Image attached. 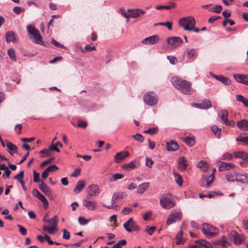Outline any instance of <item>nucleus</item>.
<instances>
[{
    "label": "nucleus",
    "instance_id": "f257e3e1",
    "mask_svg": "<svg viewBox=\"0 0 248 248\" xmlns=\"http://www.w3.org/2000/svg\"><path fill=\"white\" fill-rule=\"evenodd\" d=\"M171 82L173 86L185 94H191L193 90L191 88V83L186 80L182 79L177 77L171 78Z\"/></svg>",
    "mask_w": 248,
    "mask_h": 248
},
{
    "label": "nucleus",
    "instance_id": "f03ea898",
    "mask_svg": "<svg viewBox=\"0 0 248 248\" xmlns=\"http://www.w3.org/2000/svg\"><path fill=\"white\" fill-rule=\"evenodd\" d=\"M43 218V221H45L47 225H45L42 229L43 231L47 232L49 234H52L55 230H57V227L58 222V217L57 216H55L53 217L48 220H46V217Z\"/></svg>",
    "mask_w": 248,
    "mask_h": 248
},
{
    "label": "nucleus",
    "instance_id": "7ed1b4c3",
    "mask_svg": "<svg viewBox=\"0 0 248 248\" xmlns=\"http://www.w3.org/2000/svg\"><path fill=\"white\" fill-rule=\"evenodd\" d=\"M27 30L31 36L30 37L32 39L33 42L37 44L42 45L43 42L42 37L40 34L39 31L35 29V27L32 25H29L27 27Z\"/></svg>",
    "mask_w": 248,
    "mask_h": 248
},
{
    "label": "nucleus",
    "instance_id": "20e7f679",
    "mask_svg": "<svg viewBox=\"0 0 248 248\" xmlns=\"http://www.w3.org/2000/svg\"><path fill=\"white\" fill-rule=\"evenodd\" d=\"M180 26L183 27L185 31H191L190 29L191 26L196 25V21L193 16H189L180 18L178 21Z\"/></svg>",
    "mask_w": 248,
    "mask_h": 248
},
{
    "label": "nucleus",
    "instance_id": "39448f33",
    "mask_svg": "<svg viewBox=\"0 0 248 248\" xmlns=\"http://www.w3.org/2000/svg\"><path fill=\"white\" fill-rule=\"evenodd\" d=\"M160 203L162 208L169 209L175 206V202L169 194L163 195L160 199Z\"/></svg>",
    "mask_w": 248,
    "mask_h": 248
},
{
    "label": "nucleus",
    "instance_id": "423d86ee",
    "mask_svg": "<svg viewBox=\"0 0 248 248\" xmlns=\"http://www.w3.org/2000/svg\"><path fill=\"white\" fill-rule=\"evenodd\" d=\"M202 231L203 234L207 237L215 236L218 232V230L217 228L208 224L203 225Z\"/></svg>",
    "mask_w": 248,
    "mask_h": 248
},
{
    "label": "nucleus",
    "instance_id": "0eeeda50",
    "mask_svg": "<svg viewBox=\"0 0 248 248\" xmlns=\"http://www.w3.org/2000/svg\"><path fill=\"white\" fill-rule=\"evenodd\" d=\"M143 100L146 104L149 106H154L157 104L158 97L155 92H149L144 95Z\"/></svg>",
    "mask_w": 248,
    "mask_h": 248
},
{
    "label": "nucleus",
    "instance_id": "6e6552de",
    "mask_svg": "<svg viewBox=\"0 0 248 248\" xmlns=\"http://www.w3.org/2000/svg\"><path fill=\"white\" fill-rule=\"evenodd\" d=\"M229 241L231 243L232 241L235 244L240 245L242 243L244 240V237L243 235L238 234L237 232L232 230L228 233Z\"/></svg>",
    "mask_w": 248,
    "mask_h": 248
},
{
    "label": "nucleus",
    "instance_id": "1a4fd4ad",
    "mask_svg": "<svg viewBox=\"0 0 248 248\" xmlns=\"http://www.w3.org/2000/svg\"><path fill=\"white\" fill-rule=\"evenodd\" d=\"M181 213L180 211L173 210L169 215L167 220V224L170 225L181 219Z\"/></svg>",
    "mask_w": 248,
    "mask_h": 248
},
{
    "label": "nucleus",
    "instance_id": "9d476101",
    "mask_svg": "<svg viewBox=\"0 0 248 248\" xmlns=\"http://www.w3.org/2000/svg\"><path fill=\"white\" fill-rule=\"evenodd\" d=\"M124 227L128 232L140 230V227L136 224L132 218H129L124 224Z\"/></svg>",
    "mask_w": 248,
    "mask_h": 248
},
{
    "label": "nucleus",
    "instance_id": "9b49d317",
    "mask_svg": "<svg viewBox=\"0 0 248 248\" xmlns=\"http://www.w3.org/2000/svg\"><path fill=\"white\" fill-rule=\"evenodd\" d=\"M182 42V39L179 37H170L167 39L168 46L171 49L177 47Z\"/></svg>",
    "mask_w": 248,
    "mask_h": 248
},
{
    "label": "nucleus",
    "instance_id": "f8f14e48",
    "mask_svg": "<svg viewBox=\"0 0 248 248\" xmlns=\"http://www.w3.org/2000/svg\"><path fill=\"white\" fill-rule=\"evenodd\" d=\"M193 106L200 109H208L212 107V103L210 100L205 99L201 102L194 103Z\"/></svg>",
    "mask_w": 248,
    "mask_h": 248
},
{
    "label": "nucleus",
    "instance_id": "ddd939ff",
    "mask_svg": "<svg viewBox=\"0 0 248 248\" xmlns=\"http://www.w3.org/2000/svg\"><path fill=\"white\" fill-rule=\"evenodd\" d=\"M159 36L154 35L144 39L142 40L141 43L144 45H153L159 42Z\"/></svg>",
    "mask_w": 248,
    "mask_h": 248
},
{
    "label": "nucleus",
    "instance_id": "4468645a",
    "mask_svg": "<svg viewBox=\"0 0 248 248\" xmlns=\"http://www.w3.org/2000/svg\"><path fill=\"white\" fill-rule=\"evenodd\" d=\"M188 165L187 159L185 156H182L179 158L177 162V168L179 170H185Z\"/></svg>",
    "mask_w": 248,
    "mask_h": 248
},
{
    "label": "nucleus",
    "instance_id": "2eb2a0df",
    "mask_svg": "<svg viewBox=\"0 0 248 248\" xmlns=\"http://www.w3.org/2000/svg\"><path fill=\"white\" fill-rule=\"evenodd\" d=\"M83 205L89 210L93 211L96 208L97 202L95 200L84 199L83 201Z\"/></svg>",
    "mask_w": 248,
    "mask_h": 248
},
{
    "label": "nucleus",
    "instance_id": "dca6fc26",
    "mask_svg": "<svg viewBox=\"0 0 248 248\" xmlns=\"http://www.w3.org/2000/svg\"><path fill=\"white\" fill-rule=\"evenodd\" d=\"M140 165L139 161L134 160L129 163L124 164L123 166V168L125 170H130L138 168L140 166Z\"/></svg>",
    "mask_w": 248,
    "mask_h": 248
},
{
    "label": "nucleus",
    "instance_id": "f3484780",
    "mask_svg": "<svg viewBox=\"0 0 248 248\" xmlns=\"http://www.w3.org/2000/svg\"><path fill=\"white\" fill-rule=\"evenodd\" d=\"M235 80L239 83H241L248 86V76L244 74H235L233 75Z\"/></svg>",
    "mask_w": 248,
    "mask_h": 248
},
{
    "label": "nucleus",
    "instance_id": "a211bd4d",
    "mask_svg": "<svg viewBox=\"0 0 248 248\" xmlns=\"http://www.w3.org/2000/svg\"><path fill=\"white\" fill-rule=\"evenodd\" d=\"M210 75L213 78H214L220 81L224 85H228L231 84V80L228 77H224L222 75L217 76V75H215L214 74H213L212 72L210 73Z\"/></svg>",
    "mask_w": 248,
    "mask_h": 248
},
{
    "label": "nucleus",
    "instance_id": "6ab92c4d",
    "mask_svg": "<svg viewBox=\"0 0 248 248\" xmlns=\"http://www.w3.org/2000/svg\"><path fill=\"white\" fill-rule=\"evenodd\" d=\"M129 155L128 151H122L117 153L114 157V161L116 163H120L123 159Z\"/></svg>",
    "mask_w": 248,
    "mask_h": 248
},
{
    "label": "nucleus",
    "instance_id": "aec40b11",
    "mask_svg": "<svg viewBox=\"0 0 248 248\" xmlns=\"http://www.w3.org/2000/svg\"><path fill=\"white\" fill-rule=\"evenodd\" d=\"M88 194L91 197L98 195L100 192V189L98 186L92 185L87 188Z\"/></svg>",
    "mask_w": 248,
    "mask_h": 248
},
{
    "label": "nucleus",
    "instance_id": "412c9836",
    "mask_svg": "<svg viewBox=\"0 0 248 248\" xmlns=\"http://www.w3.org/2000/svg\"><path fill=\"white\" fill-rule=\"evenodd\" d=\"M179 148L178 143L173 140L168 141L166 143V150L168 151H175L178 150Z\"/></svg>",
    "mask_w": 248,
    "mask_h": 248
},
{
    "label": "nucleus",
    "instance_id": "4be33fe9",
    "mask_svg": "<svg viewBox=\"0 0 248 248\" xmlns=\"http://www.w3.org/2000/svg\"><path fill=\"white\" fill-rule=\"evenodd\" d=\"M39 187L46 196H51L52 191L44 181H41V183L39 185Z\"/></svg>",
    "mask_w": 248,
    "mask_h": 248
},
{
    "label": "nucleus",
    "instance_id": "5701e85b",
    "mask_svg": "<svg viewBox=\"0 0 248 248\" xmlns=\"http://www.w3.org/2000/svg\"><path fill=\"white\" fill-rule=\"evenodd\" d=\"M234 167L235 165L234 164L221 162L219 166L218 170L219 171H223L226 170H229L233 168Z\"/></svg>",
    "mask_w": 248,
    "mask_h": 248
},
{
    "label": "nucleus",
    "instance_id": "b1692460",
    "mask_svg": "<svg viewBox=\"0 0 248 248\" xmlns=\"http://www.w3.org/2000/svg\"><path fill=\"white\" fill-rule=\"evenodd\" d=\"M236 125L242 131L248 130V121L246 119H242L238 121Z\"/></svg>",
    "mask_w": 248,
    "mask_h": 248
},
{
    "label": "nucleus",
    "instance_id": "393cba45",
    "mask_svg": "<svg viewBox=\"0 0 248 248\" xmlns=\"http://www.w3.org/2000/svg\"><path fill=\"white\" fill-rule=\"evenodd\" d=\"M150 186L149 182L143 183L139 185L137 187V193L138 194H143Z\"/></svg>",
    "mask_w": 248,
    "mask_h": 248
},
{
    "label": "nucleus",
    "instance_id": "a878e982",
    "mask_svg": "<svg viewBox=\"0 0 248 248\" xmlns=\"http://www.w3.org/2000/svg\"><path fill=\"white\" fill-rule=\"evenodd\" d=\"M6 41L8 42H16L17 41V37L16 33L12 31H8L5 34Z\"/></svg>",
    "mask_w": 248,
    "mask_h": 248
},
{
    "label": "nucleus",
    "instance_id": "bb28decb",
    "mask_svg": "<svg viewBox=\"0 0 248 248\" xmlns=\"http://www.w3.org/2000/svg\"><path fill=\"white\" fill-rule=\"evenodd\" d=\"M236 181L243 184H248V176L246 173H237V180Z\"/></svg>",
    "mask_w": 248,
    "mask_h": 248
},
{
    "label": "nucleus",
    "instance_id": "cd10ccee",
    "mask_svg": "<svg viewBox=\"0 0 248 248\" xmlns=\"http://www.w3.org/2000/svg\"><path fill=\"white\" fill-rule=\"evenodd\" d=\"M85 186V183L84 180L78 181L74 189V192L76 193H79Z\"/></svg>",
    "mask_w": 248,
    "mask_h": 248
},
{
    "label": "nucleus",
    "instance_id": "c85d7f7f",
    "mask_svg": "<svg viewBox=\"0 0 248 248\" xmlns=\"http://www.w3.org/2000/svg\"><path fill=\"white\" fill-rule=\"evenodd\" d=\"M6 147L8 149V152L11 155H13L14 153H16L17 150V146L13 143L7 141H6Z\"/></svg>",
    "mask_w": 248,
    "mask_h": 248
},
{
    "label": "nucleus",
    "instance_id": "c756f323",
    "mask_svg": "<svg viewBox=\"0 0 248 248\" xmlns=\"http://www.w3.org/2000/svg\"><path fill=\"white\" fill-rule=\"evenodd\" d=\"M126 196V194L124 192H119L115 193L112 197L111 202L113 203L115 202V201L118 200L122 199Z\"/></svg>",
    "mask_w": 248,
    "mask_h": 248
},
{
    "label": "nucleus",
    "instance_id": "7c9ffc66",
    "mask_svg": "<svg viewBox=\"0 0 248 248\" xmlns=\"http://www.w3.org/2000/svg\"><path fill=\"white\" fill-rule=\"evenodd\" d=\"M213 244L222 246H226L227 245H230L231 242L229 241V238H226L223 236L219 240L214 241Z\"/></svg>",
    "mask_w": 248,
    "mask_h": 248
},
{
    "label": "nucleus",
    "instance_id": "2f4dec72",
    "mask_svg": "<svg viewBox=\"0 0 248 248\" xmlns=\"http://www.w3.org/2000/svg\"><path fill=\"white\" fill-rule=\"evenodd\" d=\"M128 12H131V14H130V17H132L133 18H136L138 16H140L141 15L144 14L145 12L140 9H136V10H128Z\"/></svg>",
    "mask_w": 248,
    "mask_h": 248
},
{
    "label": "nucleus",
    "instance_id": "473e14b6",
    "mask_svg": "<svg viewBox=\"0 0 248 248\" xmlns=\"http://www.w3.org/2000/svg\"><path fill=\"white\" fill-rule=\"evenodd\" d=\"M233 155L235 158H241L244 160H247L248 157V154L243 151H238L234 152Z\"/></svg>",
    "mask_w": 248,
    "mask_h": 248
},
{
    "label": "nucleus",
    "instance_id": "72a5a7b5",
    "mask_svg": "<svg viewBox=\"0 0 248 248\" xmlns=\"http://www.w3.org/2000/svg\"><path fill=\"white\" fill-rule=\"evenodd\" d=\"M211 130L212 132L217 137L218 139H220L222 134V129L218 128L217 125H214L211 126Z\"/></svg>",
    "mask_w": 248,
    "mask_h": 248
},
{
    "label": "nucleus",
    "instance_id": "f704fd0d",
    "mask_svg": "<svg viewBox=\"0 0 248 248\" xmlns=\"http://www.w3.org/2000/svg\"><path fill=\"white\" fill-rule=\"evenodd\" d=\"M227 180L230 182H234L237 180V173L232 172H229L226 175Z\"/></svg>",
    "mask_w": 248,
    "mask_h": 248
},
{
    "label": "nucleus",
    "instance_id": "c9c22d12",
    "mask_svg": "<svg viewBox=\"0 0 248 248\" xmlns=\"http://www.w3.org/2000/svg\"><path fill=\"white\" fill-rule=\"evenodd\" d=\"M197 167L198 168H201L204 171H206L208 170L209 168V165L206 162L202 160L199 162L198 164L197 165Z\"/></svg>",
    "mask_w": 248,
    "mask_h": 248
},
{
    "label": "nucleus",
    "instance_id": "e433bc0d",
    "mask_svg": "<svg viewBox=\"0 0 248 248\" xmlns=\"http://www.w3.org/2000/svg\"><path fill=\"white\" fill-rule=\"evenodd\" d=\"M235 98L237 101L242 103L245 107H248V99L247 98L239 94L236 95Z\"/></svg>",
    "mask_w": 248,
    "mask_h": 248
},
{
    "label": "nucleus",
    "instance_id": "4c0bfd02",
    "mask_svg": "<svg viewBox=\"0 0 248 248\" xmlns=\"http://www.w3.org/2000/svg\"><path fill=\"white\" fill-rule=\"evenodd\" d=\"M175 181L177 184V185L181 186L183 185V178L182 176L178 173L176 172H173V173Z\"/></svg>",
    "mask_w": 248,
    "mask_h": 248
},
{
    "label": "nucleus",
    "instance_id": "58836bf2",
    "mask_svg": "<svg viewBox=\"0 0 248 248\" xmlns=\"http://www.w3.org/2000/svg\"><path fill=\"white\" fill-rule=\"evenodd\" d=\"M183 231L182 230L180 231L177 234L176 238L177 240L176 244L180 245L184 243L185 241V239L183 238Z\"/></svg>",
    "mask_w": 248,
    "mask_h": 248
},
{
    "label": "nucleus",
    "instance_id": "ea45409f",
    "mask_svg": "<svg viewBox=\"0 0 248 248\" xmlns=\"http://www.w3.org/2000/svg\"><path fill=\"white\" fill-rule=\"evenodd\" d=\"M176 7V3L172 2L170 5H161V6H156L155 7V9L157 10H161L162 9H166L167 10H169L170 9L174 8Z\"/></svg>",
    "mask_w": 248,
    "mask_h": 248
},
{
    "label": "nucleus",
    "instance_id": "a19ab883",
    "mask_svg": "<svg viewBox=\"0 0 248 248\" xmlns=\"http://www.w3.org/2000/svg\"><path fill=\"white\" fill-rule=\"evenodd\" d=\"M124 177V175L121 173H115L109 178V181L111 182H115L119 179H121Z\"/></svg>",
    "mask_w": 248,
    "mask_h": 248
},
{
    "label": "nucleus",
    "instance_id": "79ce46f5",
    "mask_svg": "<svg viewBox=\"0 0 248 248\" xmlns=\"http://www.w3.org/2000/svg\"><path fill=\"white\" fill-rule=\"evenodd\" d=\"M8 55L10 57L11 60L13 62L16 61V56L15 51L13 48H10L8 50Z\"/></svg>",
    "mask_w": 248,
    "mask_h": 248
},
{
    "label": "nucleus",
    "instance_id": "37998d69",
    "mask_svg": "<svg viewBox=\"0 0 248 248\" xmlns=\"http://www.w3.org/2000/svg\"><path fill=\"white\" fill-rule=\"evenodd\" d=\"M236 140L248 145V136H244L242 135H240L237 138H236Z\"/></svg>",
    "mask_w": 248,
    "mask_h": 248
},
{
    "label": "nucleus",
    "instance_id": "c03bdc74",
    "mask_svg": "<svg viewBox=\"0 0 248 248\" xmlns=\"http://www.w3.org/2000/svg\"><path fill=\"white\" fill-rule=\"evenodd\" d=\"M184 141L186 143V144L189 146H192L195 143L194 137H187L185 139Z\"/></svg>",
    "mask_w": 248,
    "mask_h": 248
},
{
    "label": "nucleus",
    "instance_id": "a18cd8bd",
    "mask_svg": "<svg viewBox=\"0 0 248 248\" xmlns=\"http://www.w3.org/2000/svg\"><path fill=\"white\" fill-rule=\"evenodd\" d=\"M91 219H87L83 217L80 216L78 218V221L80 225H85L90 222Z\"/></svg>",
    "mask_w": 248,
    "mask_h": 248
},
{
    "label": "nucleus",
    "instance_id": "49530a36",
    "mask_svg": "<svg viewBox=\"0 0 248 248\" xmlns=\"http://www.w3.org/2000/svg\"><path fill=\"white\" fill-rule=\"evenodd\" d=\"M220 115V118L224 123L228 120V112L226 110H221Z\"/></svg>",
    "mask_w": 248,
    "mask_h": 248
},
{
    "label": "nucleus",
    "instance_id": "de8ad7c7",
    "mask_svg": "<svg viewBox=\"0 0 248 248\" xmlns=\"http://www.w3.org/2000/svg\"><path fill=\"white\" fill-rule=\"evenodd\" d=\"M222 10V7L221 5H217L209 10V11H211L216 13H219Z\"/></svg>",
    "mask_w": 248,
    "mask_h": 248
},
{
    "label": "nucleus",
    "instance_id": "09e8293b",
    "mask_svg": "<svg viewBox=\"0 0 248 248\" xmlns=\"http://www.w3.org/2000/svg\"><path fill=\"white\" fill-rule=\"evenodd\" d=\"M156 25L166 26L170 31L172 30V23L171 22L167 21L166 22H159Z\"/></svg>",
    "mask_w": 248,
    "mask_h": 248
},
{
    "label": "nucleus",
    "instance_id": "8fccbe9b",
    "mask_svg": "<svg viewBox=\"0 0 248 248\" xmlns=\"http://www.w3.org/2000/svg\"><path fill=\"white\" fill-rule=\"evenodd\" d=\"M50 155L49 150L48 149H44L40 151L39 155L41 157H44L46 156H49Z\"/></svg>",
    "mask_w": 248,
    "mask_h": 248
},
{
    "label": "nucleus",
    "instance_id": "3c124183",
    "mask_svg": "<svg viewBox=\"0 0 248 248\" xmlns=\"http://www.w3.org/2000/svg\"><path fill=\"white\" fill-rule=\"evenodd\" d=\"M155 230L156 227L154 226L149 227V226H146L145 229V231L149 235H152Z\"/></svg>",
    "mask_w": 248,
    "mask_h": 248
},
{
    "label": "nucleus",
    "instance_id": "603ef678",
    "mask_svg": "<svg viewBox=\"0 0 248 248\" xmlns=\"http://www.w3.org/2000/svg\"><path fill=\"white\" fill-rule=\"evenodd\" d=\"M25 9L23 7L19 6H16L13 8V12L17 14H20L21 13L24 12Z\"/></svg>",
    "mask_w": 248,
    "mask_h": 248
},
{
    "label": "nucleus",
    "instance_id": "864d4df0",
    "mask_svg": "<svg viewBox=\"0 0 248 248\" xmlns=\"http://www.w3.org/2000/svg\"><path fill=\"white\" fill-rule=\"evenodd\" d=\"M195 54V50L194 49L187 48L186 50V56L188 58H192L194 56Z\"/></svg>",
    "mask_w": 248,
    "mask_h": 248
},
{
    "label": "nucleus",
    "instance_id": "5fc2aeb1",
    "mask_svg": "<svg viewBox=\"0 0 248 248\" xmlns=\"http://www.w3.org/2000/svg\"><path fill=\"white\" fill-rule=\"evenodd\" d=\"M94 50H95L94 46H91L90 45H87L85 46L84 49H82L81 51L84 53L86 51H91Z\"/></svg>",
    "mask_w": 248,
    "mask_h": 248
},
{
    "label": "nucleus",
    "instance_id": "6e6d98bb",
    "mask_svg": "<svg viewBox=\"0 0 248 248\" xmlns=\"http://www.w3.org/2000/svg\"><path fill=\"white\" fill-rule=\"evenodd\" d=\"M233 155L229 153H226L222 155L221 159L222 160H231L232 159Z\"/></svg>",
    "mask_w": 248,
    "mask_h": 248
},
{
    "label": "nucleus",
    "instance_id": "4d7b16f0",
    "mask_svg": "<svg viewBox=\"0 0 248 248\" xmlns=\"http://www.w3.org/2000/svg\"><path fill=\"white\" fill-rule=\"evenodd\" d=\"M157 131V127H151L148 129L144 131V133L153 135L155 134Z\"/></svg>",
    "mask_w": 248,
    "mask_h": 248
},
{
    "label": "nucleus",
    "instance_id": "13d9d810",
    "mask_svg": "<svg viewBox=\"0 0 248 248\" xmlns=\"http://www.w3.org/2000/svg\"><path fill=\"white\" fill-rule=\"evenodd\" d=\"M132 137L137 141L142 142L144 141L143 137L140 134H136Z\"/></svg>",
    "mask_w": 248,
    "mask_h": 248
},
{
    "label": "nucleus",
    "instance_id": "bf43d9fd",
    "mask_svg": "<svg viewBox=\"0 0 248 248\" xmlns=\"http://www.w3.org/2000/svg\"><path fill=\"white\" fill-rule=\"evenodd\" d=\"M87 123L84 121L79 120L78 121L77 126L78 127H82L83 128H85L87 127Z\"/></svg>",
    "mask_w": 248,
    "mask_h": 248
},
{
    "label": "nucleus",
    "instance_id": "052dcab7",
    "mask_svg": "<svg viewBox=\"0 0 248 248\" xmlns=\"http://www.w3.org/2000/svg\"><path fill=\"white\" fill-rule=\"evenodd\" d=\"M40 177H39V173H37L35 170L33 171V181L34 182H40L41 183V181Z\"/></svg>",
    "mask_w": 248,
    "mask_h": 248
},
{
    "label": "nucleus",
    "instance_id": "680f3d73",
    "mask_svg": "<svg viewBox=\"0 0 248 248\" xmlns=\"http://www.w3.org/2000/svg\"><path fill=\"white\" fill-rule=\"evenodd\" d=\"M153 163H154V161H153V160L151 158H149L148 156L146 157L145 164H146V166H147L149 168H151L152 165L153 164Z\"/></svg>",
    "mask_w": 248,
    "mask_h": 248
},
{
    "label": "nucleus",
    "instance_id": "e2e57ef3",
    "mask_svg": "<svg viewBox=\"0 0 248 248\" xmlns=\"http://www.w3.org/2000/svg\"><path fill=\"white\" fill-rule=\"evenodd\" d=\"M24 175L23 171H21L18 174L16 175L14 177V179L17 180L19 182L22 181L23 177Z\"/></svg>",
    "mask_w": 248,
    "mask_h": 248
},
{
    "label": "nucleus",
    "instance_id": "0e129e2a",
    "mask_svg": "<svg viewBox=\"0 0 248 248\" xmlns=\"http://www.w3.org/2000/svg\"><path fill=\"white\" fill-rule=\"evenodd\" d=\"M17 227L19 228V231L23 235H25L27 234V230L26 228L23 227L21 225L18 224L17 225Z\"/></svg>",
    "mask_w": 248,
    "mask_h": 248
},
{
    "label": "nucleus",
    "instance_id": "69168bd1",
    "mask_svg": "<svg viewBox=\"0 0 248 248\" xmlns=\"http://www.w3.org/2000/svg\"><path fill=\"white\" fill-rule=\"evenodd\" d=\"M70 237V232L66 229L63 230L62 238L64 239L68 240Z\"/></svg>",
    "mask_w": 248,
    "mask_h": 248
},
{
    "label": "nucleus",
    "instance_id": "338daca9",
    "mask_svg": "<svg viewBox=\"0 0 248 248\" xmlns=\"http://www.w3.org/2000/svg\"><path fill=\"white\" fill-rule=\"evenodd\" d=\"M167 59L169 60L170 63L174 64L177 62V59L176 57L172 56H168Z\"/></svg>",
    "mask_w": 248,
    "mask_h": 248
},
{
    "label": "nucleus",
    "instance_id": "774afa93",
    "mask_svg": "<svg viewBox=\"0 0 248 248\" xmlns=\"http://www.w3.org/2000/svg\"><path fill=\"white\" fill-rule=\"evenodd\" d=\"M51 43L52 44H53L54 46H56L57 47H59V48H63L64 47V46L63 45L60 44L59 42L56 41L54 39H52L51 40Z\"/></svg>",
    "mask_w": 248,
    "mask_h": 248
}]
</instances>
